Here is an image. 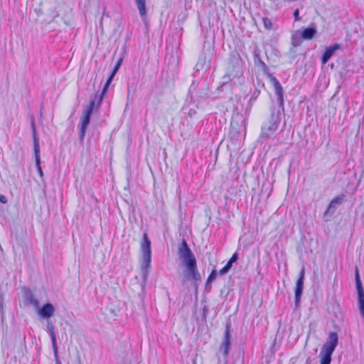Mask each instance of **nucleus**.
<instances>
[{
	"label": "nucleus",
	"instance_id": "13",
	"mask_svg": "<svg viewBox=\"0 0 364 364\" xmlns=\"http://www.w3.org/2000/svg\"><path fill=\"white\" fill-rule=\"evenodd\" d=\"M341 48V45L338 43H335L329 47L326 48L324 53L321 56V63L322 64H326L329 59L332 57L334 52Z\"/></svg>",
	"mask_w": 364,
	"mask_h": 364
},
{
	"label": "nucleus",
	"instance_id": "7",
	"mask_svg": "<svg viewBox=\"0 0 364 364\" xmlns=\"http://www.w3.org/2000/svg\"><path fill=\"white\" fill-rule=\"evenodd\" d=\"M231 323L228 321L225 325V330L223 336V342L220 346V351L223 353L225 358V363H227L226 358H228L231 346Z\"/></svg>",
	"mask_w": 364,
	"mask_h": 364
},
{
	"label": "nucleus",
	"instance_id": "19",
	"mask_svg": "<svg viewBox=\"0 0 364 364\" xmlns=\"http://www.w3.org/2000/svg\"><path fill=\"white\" fill-rule=\"evenodd\" d=\"M117 72L114 70H112V73H110V75L109 76L108 79L107 80L105 85H104V87L102 90V92L100 94V96H98V105H101V102H102V98H103V96L105 95V94L106 93L113 77H114V75H116Z\"/></svg>",
	"mask_w": 364,
	"mask_h": 364
},
{
	"label": "nucleus",
	"instance_id": "24",
	"mask_svg": "<svg viewBox=\"0 0 364 364\" xmlns=\"http://www.w3.org/2000/svg\"><path fill=\"white\" fill-rule=\"evenodd\" d=\"M0 314H1V323H3L4 321L5 317H4V296H3L2 294L0 295Z\"/></svg>",
	"mask_w": 364,
	"mask_h": 364
},
{
	"label": "nucleus",
	"instance_id": "18",
	"mask_svg": "<svg viewBox=\"0 0 364 364\" xmlns=\"http://www.w3.org/2000/svg\"><path fill=\"white\" fill-rule=\"evenodd\" d=\"M316 33V28L314 24H312L310 27L306 28L301 32V38L304 40H310L313 38V37Z\"/></svg>",
	"mask_w": 364,
	"mask_h": 364
},
{
	"label": "nucleus",
	"instance_id": "1",
	"mask_svg": "<svg viewBox=\"0 0 364 364\" xmlns=\"http://www.w3.org/2000/svg\"><path fill=\"white\" fill-rule=\"evenodd\" d=\"M178 255L187 270V278L200 281L201 277L197 268V261L186 240L183 239L178 248Z\"/></svg>",
	"mask_w": 364,
	"mask_h": 364
},
{
	"label": "nucleus",
	"instance_id": "12",
	"mask_svg": "<svg viewBox=\"0 0 364 364\" xmlns=\"http://www.w3.org/2000/svg\"><path fill=\"white\" fill-rule=\"evenodd\" d=\"M38 309V314L40 316L44 318H50L53 316L55 308L51 303H46L42 306L41 308Z\"/></svg>",
	"mask_w": 364,
	"mask_h": 364
},
{
	"label": "nucleus",
	"instance_id": "2",
	"mask_svg": "<svg viewBox=\"0 0 364 364\" xmlns=\"http://www.w3.org/2000/svg\"><path fill=\"white\" fill-rule=\"evenodd\" d=\"M242 61L237 53H231L227 68V72L223 76V85L227 84L235 78L242 75Z\"/></svg>",
	"mask_w": 364,
	"mask_h": 364
},
{
	"label": "nucleus",
	"instance_id": "30",
	"mask_svg": "<svg viewBox=\"0 0 364 364\" xmlns=\"http://www.w3.org/2000/svg\"><path fill=\"white\" fill-rule=\"evenodd\" d=\"M208 312V307L206 305H205L203 307V316L204 320L206 319V316H207Z\"/></svg>",
	"mask_w": 364,
	"mask_h": 364
},
{
	"label": "nucleus",
	"instance_id": "35",
	"mask_svg": "<svg viewBox=\"0 0 364 364\" xmlns=\"http://www.w3.org/2000/svg\"><path fill=\"white\" fill-rule=\"evenodd\" d=\"M188 114H189L190 117H192L193 112H189V113H188Z\"/></svg>",
	"mask_w": 364,
	"mask_h": 364
},
{
	"label": "nucleus",
	"instance_id": "14",
	"mask_svg": "<svg viewBox=\"0 0 364 364\" xmlns=\"http://www.w3.org/2000/svg\"><path fill=\"white\" fill-rule=\"evenodd\" d=\"M239 259L237 252H235L230 259L228 261L227 264L219 271V275L226 274L232 268V264L236 263Z\"/></svg>",
	"mask_w": 364,
	"mask_h": 364
},
{
	"label": "nucleus",
	"instance_id": "11",
	"mask_svg": "<svg viewBox=\"0 0 364 364\" xmlns=\"http://www.w3.org/2000/svg\"><path fill=\"white\" fill-rule=\"evenodd\" d=\"M346 197L345 194H341L336 197H335L328 205L326 210L324 213V217L331 216L337 209V208L341 205Z\"/></svg>",
	"mask_w": 364,
	"mask_h": 364
},
{
	"label": "nucleus",
	"instance_id": "33",
	"mask_svg": "<svg viewBox=\"0 0 364 364\" xmlns=\"http://www.w3.org/2000/svg\"><path fill=\"white\" fill-rule=\"evenodd\" d=\"M0 202L1 203L6 204L7 203V198L4 195H0Z\"/></svg>",
	"mask_w": 364,
	"mask_h": 364
},
{
	"label": "nucleus",
	"instance_id": "23",
	"mask_svg": "<svg viewBox=\"0 0 364 364\" xmlns=\"http://www.w3.org/2000/svg\"><path fill=\"white\" fill-rule=\"evenodd\" d=\"M355 289L363 287V284H362V282L360 279V277L359 274V271H358V267L355 268Z\"/></svg>",
	"mask_w": 364,
	"mask_h": 364
},
{
	"label": "nucleus",
	"instance_id": "6",
	"mask_svg": "<svg viewBox=\"0 0 364 364\" xmlns=\"http://www.w3.org/2000/svg\"><path fill=\"white\" fill-rule=\"evenodd\" d=\"M280 122L279 114H275L274 110H272L269 120L265 123L262 127L260 139L267 140L274 132L278 129Z\"/></svg>",
	"mask_w": 364,
	"mask_h": 364
},
{
	"label": "nucleus",
	"instance_id": "31",
	"mask_svg": "<svg viewBox=\"0 0 364 364\" xmlns=\"http://www.w3.org/2000/svg\"><path fill=\"white\" fill-rule=\"evenodd\" d=\"M122 58H119L117 61V63H116L114 68H113L114 70H116V71L117 72L119 67L121 66L122 65Z\"/></svg>",
	"mask_w": 364,
	"mask_h": 364
},
{
	"label": "nucleus",
	"instance_id": "28",
	"mask_svg": "<svg viewBox=\"0 0 364 364\" xmlns=\"http://www.w3.org/2000/svg\"><path fill=\"white\" fill-rule=\"evenodd\" d=\"M217 271L215 269H213L210 274L208 276V278H210V280H215L217 277Z\"/></svg>",
	"mask_w": 364,
	"mask_h": 364
},
{
	"label": "nucleus",
	"instance_id": "3",
	"mask_svg": "<svg viewBox=\"0 0 364 364\" xmlns=\"http://www.w3.org/2000/svg\"><path fill=\"white\" fill-rule=\"evenodd\" d=\"M141 251L143 258L141 264L142 277L144 282H146L149 274L148 269L150 267L151 261V240H149L146 232H144L142 236Z\"/></svg>",
	"mask_w": 364,
	"mask_h": 364
},
{
	"label": "nucleus",
	"instance_id": "36",
	"mask_svg": "<svg viewBox=\"0 0 364 364\" xmlns=\"http://www.w3.org/2000/svg\"><path fill=\"white\" fill-rule=\"evenodd\" d=\"M129 187V185L128 184L127 186L124 187V189H128Z\"/></svg>",
	"mask_w": 364,
	"mask_h": 364
},
{
	"label": "nucleus",
	"instance_id": "15",
	"mask_svg": "<svg viewBox=\"0 0 364 364\" xmlns=\"http://www.w3.org/2000/svg\"><path fill=\"white\" fill-rule=\"evenodd\" d=\"M358 295V308L361 317L364 320V289L363 287L356 289Z\"/></svg>",
	"mask_w": 364,
	"mask_h": 364
},
{
	"label": "nucleus",
	"instance_id": "9",
	"mask_svg": "<svg viewBox=\"0 0 364 364\" xmlns=\"http://www.w3.org/2000/svg\"><path fill=\"white\" fill-rule=\"evenodd\" d=\"M304 269L303 268L300 273L299 277L296 282V287L294 289L295 292V298H294V304L295 306L298 307L300 304L301 297L303 293L304 289Z\"/></svg>",
	"mask_w": 364,
	"mask_h": 364
},
{
	"label": "nucleus",
	"instance_id": "21",
	"mask_svg": "<svg viewBox=\"0 0 364 364\" xmlns=\"http://www.w3.org/2000/svg\"><path fill=\"white\" fill-rule=\"evenodd\" d=\"M255 63L259 66H261L262 70L264 73H267L269 68L267 65L261 60L259 55L258 54L255 55Z\"/></svg>",
	"mask_w": 364,
	"mask_h": 364
},
{
	"label": "nucleus",
	"instance_id": "37",
	"mask_svg": "<svg viewBox=\"0 0 364 364\" xmlns=\"http://www.w3.org/2000/svg\"><path fill=\"white\" fill-rule=\"evenodd\" d=\"M78 363H79V364H81V361L80 359L78 360Z\"/></svg>",
	"mask_w": 364,
	"mask_h": 364
},
{
	"label": "nucleus",
	"instance_id": "22",
	"mask_svg": "<svg viewBox=\"0 0 364 364\" xmlns=\"http://www.w3.org/2000/svg\"><path fill=\"white\" fill-rule=\"evenodd\" d=\"M301 35H299L298 33H294L291 36V43L294 47H297L301 45L302 41Z\"/></svg>",
	"mask_w": 364,
	"mask_h": 364
},
{
	"label": "nucleus",
	"instance_id": "8",
	"mask_svg": "<svg viewBox=\"0 0 364 364\" xmlns=\"http://www.w3.org/2000/svg\"><path fill=\"white\" fill-rule=\"evenodd\" d=\"M31 129L33 134V150L35 154L36 165L39 173L41 174V176H43V171L41 167L39 139L37 135L35 122L33 120L31 122Z\"/></svg>",
	"mask_w": 364,
	"mask_h": 364
},
{
	"label": "nucleus",
	"instance_id": "34",
	"mask_svg": "<svg viewBox=\"0 0 364 364\" xmlns=\"http://www.w3.org/2000/svg\"><path fill=\"white\" fill-rule=\"evenodd\" d=\"M272 184H273V183H262V188H264V187L265 186H267V188H269L270 190H272Z\"/></svg>",
	"mask_w": 364,
	"mask_h": 364
},
{
	"label": "nucleus",
	"instance_id": "20",
	"mask_svg": "<svg viewBox=\"0 0 364 364\" xmlns=\"http://www.w3.org/2000/svg\"><path fill=\"white\" fill-rule=\"evenodd\" d=\"M46 327H47V331L49 333L50 336L51 338L52 348L58 346L56 336H55V330H54V328H55L54 325L53 324V323L50 321L48 320Z\"/></svg>",
	"mask_w": 364,
	"mask_h": 364
},
{
	"label": "nucleus",
	"instance_id": "29",
	"mask_svg": "<svg viewBox=\"0 0 364 364\" xmlns=\"http://www.w3.org/2000/svg\"><path fill=\"white\" fill-rule=\"evenodd\" d=\"M213 282V280H210V278L208 277V279L206 281L205 284V289L208 291H210L211 289L210 284Z\"/></svg>",
	"mask_w": 364,
	"mask_h": 364
},
{
	"label": "nucleus",
	"instance_id": "25",
	"mask_svg": "<svg viewBox=\"0 0 364 364\" xmlns=\"http://www.w3.org/2000/svg\"><path fill=\"white\" fill-rule=\"evenodd\" d=\"M262 21H263L264 26L265 28H267L268 30H271L273 28L272 22L269 18H268L267 17L263 18Z\"/></svg>",
	"mask_w": 364,
	"mask_h": 364
},
{
	"label": "nucleus",
	"instance_id": "4",
	"mask_svg": "<svg viewBox=\"0 0 364 364\" xmlns=\"http://www.w3.org/2000/svg\"><path fill=\"white\" fill-rule=\"evenodd\" d=\"M338 343L337 333L331 332L328 334L327 341L323 345L319 354L320 364H330L331 356Z\"/></svg>",
	"mask_w": 364,
	"mask_h": 364
},
{
	"label": "nucleus",
	"instance_id": "10",
	"mask_svg": "<svg viewBox=\"0 0 364 364\" xmlns=\"http://www.w3.org/2000/svg\"><path fill=\"white\" fill-rule=\"evenodd\" d=\"M270 80L274 86L275 94L277 95L279 108L282 109V110H284V91L282 85L279 80L272 75H270Z\"/></svg>",
	"mask_w": 364,
	"mask_h": 364
},
{
	"label": "nucleus",
	"instance_id": "17",
	"mask_svg": "<svg viewBox=\"0 0 364 364\" xmlns=\"http://www.w3.org/2000/svg\"><path fill=\"white\" fill-rule=\"evenodd\" d=\"M24 298L25 301L28 304L33 305L35 308H38V301L34 297L32 291L30 289L27 288L24 290Z\"/></svg>",
	"mask_w": 364,
	"mask_h": 364
},
{
	"label": "nucleus",
	"instance_id": "16",
	"mask_svg": "<svg viewBox=\"0 0 364 364\" xmlns=\"http://www.w3.org/2000/svg\"><path fill=\"white\" fill-rule=\"evenodd\" d=\"M136 7L139 10V15L142 21L146 23V0H134Z\"/></svg>",
	"mask_w": 364,
	"mask_h": 364
},
{
	"label": "nucleus",
	"instance_id": "26",
	"mask_svg": "<svg viewBox=\"0 0 364 364\" xmlns=\"http://www.w3.org/2000/svg\"><path fill=\"white\" fill-rule=\"evenodd\" d=\"M53 354H54V357H55V364H62V363H61V361L60 360L59 355H58V346L53 347Z\"/></svg>",
	"mask_w": 364,
	"mask_h": 364
},
{
	"label": "nucleus",
	"instance_id": "27",
	"mask_svg": "<svg viewBox=\"0 0 364 364\" xmlns=\"http://www.w3.org/2000/svg\"><path fill=\"white\" fill-rule=\"evenodd\" d=\"M132 360V355L127 353L124 358V364H130Z\"/></svg>",
	"mask_w": 364,
	"mask_h": 364
},
{
	"label": "nucleus",
	"instance_id": "5",
	"mask_svg": "<svg viewBox=\"0 0 364 364\" xmlns=\"http://www.w3.org/2000/svg\"><path fill=\"white\" fill-rule=\"evenodd\" d=\"M98 97H99L96 95L95 96V98L90 102L89 106L83 112V116L81 119V124H80V132H79V139L81 141H82L84 140L85 133H86V129L90 122L91 115L94 110L95 105H96V103L98 104ZM97 106L99 107L100 105H97Z\"/></svg>",
	"mask_w": 364,
	"mask_h": 364
},
{
	"label": "nucleus",
	"instance_id": "32",
	"mask_svg": "<svg viewBox=\"0 0 364 364\" xmlns=\"http://www.w3.org/2000/svg\"><path fill=\"white\" fill-rule=\"evenodd\" d=\"M294 20L295 21H299L300 20V17H299V11L298 9H296L294 11Z\"/></svg>",
	"mask_w": 364,
	"mask_h": 364
}]
</instances>
